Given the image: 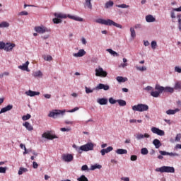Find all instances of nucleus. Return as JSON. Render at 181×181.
Returning a JSON list of instances; mask_svg holds the SVG:
<instances>
[{"mask_svg":"<svg viewBox=\"0 0 181 181\" xmlns=\"http://www.w3.org/2000/svg\"><path fill=\"white\" fill-rule=\"evenodd\" d=\"M111 6H114V1H110L105 3V8L108 9V8H111Z\"/></svg>","mask_w":181,"mask_h":181,"instance_id":"obj_29","label":"nucleus"},{"mask_svg":"<svg viewBox=\"0 0 181 181\" xmlns=\"http://www.w3.org/2000/svg\"><path fill=\"white\" fill-rule=\"evenodd\" d=\"M141 155H148V148H141Z\"/></svg>","mask_w":181,"mask_h":181,"instance_id":"obj_37","label":"nucleus"},{"mask_svg":"<svg viewBox=\"0 0 181 181\" xmlns=\"http://www.w3.org/2000/svg\"><path fill=\"white\" fill-rule=\"evenodd\" d=\"M153 144L154 145L156 149H159V148L162 146V143H160V141H159L158 139H155L153 141Z\"/></svg>","mask_w":181,"mask_h":181,"instance_id":"obj_18","label":"nucleus"},{"mask_svg":"<svg viewBox=\"0 0 181 181\" xmlns=\"http://www.w3.org/2000/svg\"><path fill=\"white\" fill-rule=\"evenodd\" d=\"M33 167L34 169H37V168H39V165L37 164V163H36L35 161H34L33 163Z\"/></svg>","mask_w":181,"mask_h":181,"instance_id":"obj_56","label":"nucleus"},{"mask_svg":"<svg viewBox=\"0 0 181 181\" xmlns=\"http://www.w3.org/2000/svg\"><path fill=\"white\" fill-rule=\"evenodd\" d=\"M13 108V105H8L6 106L5 107L1 108L0 111V114H4V112H6L8 111H11Z\"/></svg>","mask_w":181,"mask_h":181,"instance_id":"obj_16","label":"nucleus"},{"mask_svg":"<svg viewBox=\"0 0 181 181\" xmlns=\"http://www.w3.org/2000/svg\"><path fill=\"white\" fill-rule=\"evenodd\" d=\"M136 70L139 71H146V68L145 66H136Z\"/></svg>","mask_w":181,"mask_h":181,"instance_id":"obj_44","label":"nucleus"},{"mask_svg":"<svg viewBox=\"0 0 181 181\" xmlns=\"http://www.w3.org/2000/svg\"><path fill=\"white\" fill-rule=\"evenodd\" d=\"M169 156L175 157V156H179V153H168Z\"/></svg>","mask_w":181,"mask_h":181,"instance_id":"obj_53","label":"nucleus"},{"mask_svg":"<svg viewBox=\"0 0 181 181\" xmlns=\"http://www.w3.org/2000/svg\"><path fill=\"white\" fill-rule=\"evenodd\" d=\"M175 90H181V83L177 82L174 87Z\"/></svg>","mask_w":181,"mask_h":181,"instance_id":"obj_39","label":"nucleus"},{"mask_svg":"<svg viewBox=\"0 0 181 181\" xmlns=\"http://www.w3.org/2000/svg\"><path fill=\"white\" fill-rule=\"evenodd\" d=\"M155 90H152L151 92V95L152 97H155L156 98H158V97H159V95L162 94L163 91L164 93H173V91H175L173 88H170L169 86L163 87L159 84L156 85Z\"/></svg>","mask_w":181,"mask_h":181,"instance_id":"obj_1","label":"nucleus"},{"mask_svg":"<svg viewBox=\"0 0 181 181\" xmlns=\"http://www.w3.org/2000/svg\"><path fill=\"white\" fill-rule=\"evenodd\" d=\"M97 103L100 105H107L108 104V100L107 98H99L97 100Z\"/></svg>","mask_w":181,"mask_h":181,"instance_id":"obj_19","label":"nucleus"},{"mask_svg":"<svg viewBox=\"0 0 181 181\" xmlns=\"http://www.w3.org/2000/svg\"><path fill=\"white\" fill-rule=\"evenodd\" d=\"M66 113V110H55L53 112H50L48 115V117L51 118H57L58 115H64Z\"/></svg>","mask_w":181,"mask_h":181,"instance_id":"obj_7","label":"nucleus"},{"mask_svg":"<svg viewBox=\"0 0 181 181\" xmlns=\"http://www.w3.org/2000/svg\"><path fill=\"white\" fill-rule=\"evenodd\" d=\"M81 170H82V171L88 170V166L87 165H83L81 167Z\"/></svg>","mask_w":181,"mask_h":181,"instance_id":"obj_55","label":"nucleus"},{"mask_svg":"<svg viewBox=\"0 0 181 181\" xmlns=\"http://www.w3.org/2000/svg\"><path fill=\"white\" fill-rule=\"evenodd\" d=\"M181 139V134H177V136H175V141L177 142H179Z\"/></svg>","mask_w":181,"mask_h":181,"instance_id":"obj_51","label":"nucleus"},{"mask_svg":"<svg viewBox=\"0 0 181 181\" xmlns=\"http://www.w3.org/2000/svg\"><path fill=\"white\" fill-rule=\"evenodd\" d=\"M103 166L101 165L95 164L90 166V170H95V169H101Z\"/></svg>","mask_w":181,"mask_h":181,"instance_id":"obj_31","label":"nucleus"},{"mask_svg":"<svg viewBox=\"0 0 181 181\" xmlns=\"http://www.w3.org/2000/svg\"><path fill=\"white\" fill-rule=\"evenodd\" d=\"M142 28V25L141 24H136L134 25V29H141Z\"/></svg>","mask_w":181,"mask_h":181,"instance_id":"obj_59","label":"nucleus"},{"mask_svg":"<svg viewBox=\"0 0 181 181\" xmlns=\"http://www.w3.org/2000/svg\"><path fill=\"white\" fill-rule=\"evenodd\" d=\"M95 71L96 77H107L108 74L107 71H104V69L100 66L98 69H96Z\"/></svg>","mask_w":181,"mask_h":181,"instance_id":"obj_9","label":"nucleus"},{"mask_svg":"<svg viewBox=\"0 0 181 181\" xmlns=\"http://www.w3.org/2000/svg\"><path fill=\"white\" fill-rule=\"evenodd\" d=\"M42 76V72L40 71H37L33 73L34 77H40Z\"/></svg>","mask_w":181,"mask_h":181,"instance_id":"obj_41","label":"nucleus"},{"mask_svg":"<svg viewBox=\"0 0 181 181\" xmlns=\"http://www.w3.org/2000/svg\"><path fill=\"white\" fill-rule=\"evenodd\" d=\"M60 131H62V132H69L70 131V129L69 128L63 127V128L60 129Z\"/></svg>","mask_w":181,"mask_h":181,"instance_id":"obj_52","label":"nucleus"},{"mask_svg":"<svg viewBox=\"0 0 181 181\" xmlns=\"http://www.w3.org/2000/svg\"><path fill=\"white\" fill-rule=\"evenodd\" d=\"M86 93V94H90L94 91L93 89L87 88V86L85 87Z\"/></svg>","mask_w":181,"mask_h":181,"instance_id":"obj_45","label":"nucleus"},{"mask_svg":"<svg viewBox=\"0 0 181 181\" xmlns=\"http://www.w3.org/2000/svg\"><path fill=\"white\" fill-rule=\"evenodd\" d=\"M78 181H88V178L86 175H82L80 177L77 178Z\"/></svg>","mask_w":181,"mask_h":181,"instance_id":"obj_35","label":"nucleus"},{"mask_svg":"<svg viewBox=\"0 0 181 181\" xmlns=\"http://www.w3.org/2000/svg\"><path fill=\"white\" fill-rule=\"evenodd\" d=\"M122 180H124V181H129V177H122Z\"/></svg>","mask_w":181,"mask_h":181,"instance_id":"obj_64","label":"nucleus"},{"mask_svg":"<svg viewBox=\"0 0 181 181\" xmlns=\"http://www.w3.org/2000/svg\"><path fill=\"white\" fill-rule=\"evenodd\" d=\"M20 16H25L26 15H29V13L28 11H21L18 13Z\"/></svg>","mask_w":181,"mask_h":181,"instance_id":"obj_48","label":"nucleus"},{"mask_svg":"<svg viewBox=\"0 0 181 181\" xmlns=\"http://www.w3.org/2000/svg\"><path fill=\"white\" fill-rule=\"evenodd\" d=\"M73 148H74L78 153H83V152H88V151H93L94 149V144L93 143H88L80 147H77L76 144H74Z\"/></svg>","mask_w":181,"mask_h":181,"instance_id":"obj_2","label":"nucleus"},{"mask_svg":"<svg viewBox=\"0 0 181 181\" xmlns=\"http://www.w3.org/2000/svg\"><path fill=\"white\" fill-rule=\"evenodd\" d=\"M107 52H108V53H110V54H112L114 57H118V56H119V54H118V53H117V52L112 50V49H107Z\"/></svg>","mask_w":181,"mask_h":181,"instance_id":"obj_30","label":"nucleus"},{"mask_svg":"<svg viewBox=\"0 0 181 181\" xmlns=\"http://www.w3.org/2000/svg\"><path fill=\"white\" fill-rule=\"evenodd\" d=\"M84 7L88 8V9H93V4H91V0H86L84 3Z\"/></svg>","mask_w":181,"mask_h":181,"instance_id":"obj_24","label":"nucleus"},{"mask_svg":"<svg viewBox=\"0 0 181 181\" xmlns=\"http://www.w3.org/2000/svg\"><path fill=\"white\" fill-rule=\"evenodd\" d=\"M177 105L179 108H181V101L180 100L177 101Z\"/></svg>","mask_w":181,"mask_h":181,"instance_id":"obj_63","label":"nucleus"},{"mask_svg":"<svg viewBox=\"0 0 181 181\" xmlns=\"http://www.w3.org/2000/svg\"><path fill=\"white\" fill-rule=\"evenodd\" d=\"M130 159L132 161H135V160H136V159H138V157L136 155H132V156H131V158Z\"/></svg>","mask_w":181,"mask_h":181,"instance_id":"obj_57","label":"nucleus"},{"mask_svg":"<svg viewBox=\"0 0 181 181\" xmlns=\"http://www.w3.org/2000/svg\"><path fill=\"white\" fill-rule=\"evenodd\" d=\"M35 32H37V33H40V34L46 33V32L47 33L52 32V30L50 28H47L44 25L35 27Z\"/></svg>","mask_w":181,"mask_h":181,"instance_id":"obj_8","label":"nucleus"},{"mask_svg":"<svg viewBox=\"0 0 181 181\" xmlns=\"http://www.w3.org/2000/svg\"><path fill=\"white\" fill-rule=\"evenodd\" d=\"M45 98H47V100L52 98V95L50 94H45L44 95Z\"/></svg>","mask_w":181,"mask_h":181,"instance_id":"obj_61","label":"nucleus"},{"mask_svg":"<svg viewBox=\"0 0 181 181\" xmlns=\"http://www.w3.org/2000/svg\"><path fill=\"white\" fill-rule=\"evenodd\" d=\"M159 153L162 155L163 156H165V155H168L169 152L163 151H160Z\"/></svg>","mask_w":181,"mask_h":181,"instance_id":"obj_58","label":"nucleus"},{"mask_svg":"<svg viewBox=\"0 0 181 181\" xmlns=\"http://www.w3.org/2000/svg\"><path fill=\"white\" fill-rule=\"evenodd\" d=\"M117 101L119 105H120V107H125V105H127V102L124 100L119 99V100H117Z\"/></svg>","mask_w":181,"mask_h":181,"instance_id":"obj_32","label":"nucleus"},{"mask_svg":"<svg viewBox=\"0 0 181 181\" xmlns=\"http://www.w3.org/2000/svg\"><path fill=\"white\" fill-rule=\"evenodd\" d=\"M25 94L29 95L30 97H35V95H39L40 94V92H35L33 90H28L25 92Z\"/></svg>","mask_w":181,"mask_h":181,"instance_id":"obj_22","label":"nucleus"},{"mask_svg":"<svg viewBox=\"0 0 181 181\" xmlns=\"http://www.w3.org/2000/svg\"><path fill=\"white\" fill-rule=\"evenodd\" d=\"M114 149V148H112V146H109L107 148H103L100 151V153L102 155V156H104V155H105V153H108L110 152H111V151H112Z\"/></svg>","mask_w":181,"mask_h":181,"instance_id":"obj_17","label":"nucleus"},{"mask_svg":"<svg viewBox=\"0 0 181 181\" xmlns=\"http://www.w3.org/2000/svg\"><path fill=\"white\" fill-rule=\"evenodd\" d=\"M78 110H80V108H78V107H74V109H72V110H71L66 111V112H76V111H78Z\"/></svg>","mask_w":181,"mask_h":181,"instance_id":"obj_50","label":"nucleus"},{"mask_svg":"<svg viewBox=\"0 0 181 181\" xmlns=\"http://www.w3.org/2000/svg\"><path fill=\"white\" fill-rule=\"evenodd\" d=\"M109 103L110 104H115V103H117V101L116 100L113 99L112 98H110L109 99Z\"/></svg>","mask_w":181,"mask_h":181,"instance_id":"obj_54","label":"nucleus"},{"mask_svg":"<svg viewBox=\"0 0 181 181\" xmlns=\"http://www.w3.org/2000/svg\"><path fill=\"white\" fill-rule=\"evenodd\" d=\"M54 16H55V18H59V19H66V18H69V19H73V21H76L77 22H83L82 18L76 16H71L70 14L67 16L62 13H54Z\"/></svg>","mask_w":181,"mask_h":181,"instance_id":"obj_4","label":"nucleus"},{"mask_svg":"<svg viewBox=\"0 0 181 181\" xmlns=\"http://www.w3.org/2000/svg\"><path fill=\"white\" fill-rule=\"evenodd\" d=\"M151 130L153 134H156L157 135H159V136H163V135H165V132L157 127H152Z\"/></svg>","mask_w":181,"mask_h":181,"instance_id":"obj_10","label":"nucleus"},{"mask_svg":"<svg viewBox=\"0 0 181 181\" xmlns=\"http://www.w3.org/2000/svg\"><path fill=\"white\" fill-rule=\"evenodd\" d=\"M28 172V168H20L18 170V175H23V173Z\"/></svg>","mask_w":181,"mask_h":181,"instance_id":"obj_33","label":"nucleus"},{"mask_svg":"<svg viewBox=\"0 0 181 181\" xmlns=\"http://www.w3.org/2000/svg\"><path fill=\"white\" fill-rule=\"evenodd\" d=\"M44 60H46V62H52L53 60V57L50 55H47V57H44Z\"/></svg>","mask_w":181,"mask_h":181,"instance_id":"obj_43","label":"nucleus"},{"mask_svg":"<svg viewBox=\"0 0 181 181\" xmlns=\"http://www.w3.org/2000/svg\"><path fill=\"white\" fill-rule=\"evenodd\" d=\"M16 45L15 44H11V43H6L5 44V47H4V50L6 52H11V50H12V49H13V47H15Z\"/></svg>","mask_w":181,"mask_h":181,"instance_id":"obj_15","label":"nucleus"},{"mask_svg":"<svg viewBox=\"0 0 181 181\" xmlns=\"http://www.w3.org/2000/svg\"><path fill=\"white\" fill-rule=\"evenodd\" d=\"M5 49V42L0 41V50Z\"/></svg>","mask_w":181,"mask_h":181,"instance_id":"obj_49","label":"nucleus"},{"mask_svg":"<svg viewBox=\"0 0 181 181\" xmlns=\"http://www.w3.org/2000/svg\"><path fill=\"white\" fill-rule=\"evenodd\" d=\"M29 66V61H27L25 64L23 65L18 66V69H21V70H23L24 71H28V67Z\"/></svg>","mask_w":181,"mask_h":181,"instance_id":"obj_21","label":"nucleus"},{"mask_svg":"<svg viewBox=\"0 0 181 181\" xmlns=\"http://www.w3.org/2000/svg\"><path fill=\"white\" fill-rule=\"evenodd\" d=\"M116 80L119 82V83H125V80L124 79V78L122 76H117L116 78Z\"/></svg>","mask_w":181,"mask_h":181,"instance_id":"obj_40","label":"nucleus"},{"mask_svg":"<svg viewBox=\"0 0 181 181\" xmlns=\"http://www.w3.org/2000/svg\"><path fill=\"white\" fill-rule=\"evenodd\" d=\"M117 8H122L123 9H124L125 8H129V6L125 4H118V5H116Z\"/></svg>","mask_w":181,"mask_h":181,"instance_id":"obj_38","label":"nucleus"},{"mask_svg":"<svg viewBox=\"0 0 181 181\" xmlns=\"http://www.w3.org/2000/svg\"><path fill=\"white\" fill-rule=\"evenodd\" d=\"M30 118H32V115L30 114H27L26 115H23L22 117L23 121H28V119H30Z\"/></svg>","mask_w":181,"mask_h":181,"instance_id":"obj_36","label":"nucleus"},{"mask_svg":"<svg viewBox=\"0 0 181 181\" xmlns=\"http://www.w3.org/2000/svg\"><path fill=\"white\" fill-rule=\"evenodd\" d=\"M42 137L52 141V139H56V138H57V136L52 135V134H50V132H48L42 134Z\"/></svg>","mask_w":181,"mask_h":181,"instance_id":"obj_11","label":"nucleus"},{"mask_svg":"<svg viewBox=\"0 0 181 181\" xmlns=\"http://www.w3.org/2000/svg\"><path fill=\"white\" fill-rule=\"evenodd\" d=\"M150 137L151 136L148 134V133H145L144 134L138 133L136 135V138L138 141H139L140 139H144V138H150Z\"/></svg>","mask_w":181,"mask_h":181,"instance_id":"obj_14","label":"nucleus"},{"mask_svg":"<svg viewBox=\"0 0 181 181\" xmlns=\"http://www.w3.org/2000/svg\"><path fill=\"white\" fill-rule=\"evenodd\" d=\"M146 21L148 23H151V22H155L156 19L155 18V17H153V16L149 14L146 16Z\"/></svg>","mask_w":181,"mask_h":181,"instance_id":"obj_25","label":"nucleus"},{"mask_svg":"<svg viewBox=\"0 0 181 181\" xmlns=\"http://www.w3.org/2000/svg\"><path fill=\"white\" fill-rule=\"evenodd\" d=\"M62 158L64 162H71V160L74 159V157L72 156V154H63Z\"/></svg>","mask_w":181,"mask_h":181,"instance_id":"obj_12","label":"nucleus"},{"mask_svg":"<svg viewBox=\"0 0 181 181\" xmlns=\"http://www.w3.org/2000/svg\"><path fill=\"white\" fill-rule=\"evenodd\" d=\"M133 111H138L139 112H144L145 111H148L149 110V106L146 104H138L132 106Z\"/></svg>","mask_w":181,"mask_h":181,"instance_id":"obj_5","label":"nucleus"},{"mask_svg":"<svg viewBox=\"0 0 181 181\" xmlns=\"http://www.w3.org/2000/svg\"><path fill=\"white\" fill-rule=\"evenodd\" d=\"M86 54L84 49H80L77 53L74 54V57H83Z\"/></svg>","mask_w":181,"mask_h":181,"instance_id":"obj_20","label":"nucleus"},{"mask_svg":"<svg viewBox=\"0 0 181 181\" xmlns=\"http://www.w3.org/2000/svg\"><path fill=\"white\" fill-rule=\"evenodd\" d=\"M156 46H158L156 41H152L151 42V48L155 49H156Z\"/></svg>","mask_w":181,"mask_h":181,"instance_id":"obj_46","label":"nucleus"},{"mask_svg":"<svg viewBox=\"0 0 181 181\" xmlns=\"http://www.w3.org/2000/svg\"><path fill=\"white\" fill-rule=\"evenodd\" d=\"M130 33L132 39H135L136 37V33L135 32V28L131 27L130 28Z\"/></svg>","mask_w":181,"mask_h":181,"instance_id":"obj_28","label":"nucleus"},{"mask_svg":"<svg viewBox=\"0 0 181 181\" xmlns=\"http://www.w3.org/2000/svg\"><path fill=\"white\" fill-rule=\"evenodd\" d=\"M6 167H0V173H6Z\"/></svg>","mask_w":181,"mask_h":181,"instance_id":"obj_47","label":"nucleus"},{"mask_svg":"<svg viewBox=\"0 0 181 181\" xmlns=\"http://www.w3.org/2000/svg\"><path fill=\"white\" fill-rule=\"evenodd\" d=\"M178 29L181 32V18L178 19Z\"/></svg>","mask_w":181,"mask_h":181,"instance_id":"obj_62","label":"nucleus"},{"mask_svg":"<svg viewBox=\"0 0 181 181\" xmlns=\"http://www.w3.org/2000/svg\"><path fill=\"white\" fill-rule=\"evenodd\" d=\"M179 111H180V109L179 108H176L175 110H168L166 111V114H168V115H175V114L179 112Z\"/></svg>","mask_w":181,"mask_h":181,"instance_id":"obj_23","label":"nucleus"},{"mask_svg":"<svg viewBox=\"0 0 181 181\" xmlns=\"http://www.w3.org/2000/svg\"><path fill=\"white\" fill-rule=\"evenodd\" d=\"M23 126L28 129V131H33V127L30 125V123L28 122H25V123H23Z\"/></svg>","mask_w":181,"mask_h":181,"instance_id":"obj_26","label":"nucleus"},{"mask_svg":"<svg viewBox=\"0 0 181 181\" xmlns=\"http://www.w3.org/2000/svg\"><path fill=\"white\" fill-rule=\"evenodd\" d=\"M95 88L96 90H105V91H107V90H110V86L108 85L99 83Z\"/></svg>","mask_w":181,"mask_h":181,"instance_id":"obj_13","label":"nucleus"},{"mask_svg":"<svg viewBox=\"0 0 181 181\" xmlns=\"http://www.w3.org/2000/svg\"><path fill=\"white\" fill-rule=\"evenodd\" d=\"M156 172H160V173H175V168L170 166H162L156 168Z\"/></svg>","mask_w":181,"mask_h":181,"instance_id":"obj_6","label":"nucleus"},{"mask_svg":"<svg viewBox=\"0 0 181 181\" xmlns=\"http://www.w3.org/2000/svg\"><path fill=\"white\" fill-rule=\"evenodd\" d=\"M52 21H53L54 23H56V24L62 23V19L57 18V17L55 18H53Z\"/></svg>","mask_w":181,"mask_h":181,"instance_id":"obj_42","label":"nucleus"},{"mask_svg":"<svg viewBox=\"0 0 181 181\" xmlns=\"http://www.w3.org/2000/svg\"><path fill=\"white\" fill-rule=\"evenodd\" d=\"M175 71H176L177 73H181V68H180L179 66H175Z\"/></svg>","mask_w":181,"mask_h":181,"instance_id":"obj_60","label":"nucleus"},{"mask_svg":"<svg viewBox=\"0 0 181 181\" xmlns=\"http://www.w3.org/2000/svg\"><path fill=\"white\" fill-rule=\"evenodd\" d=\"M96 23H100V25H105L106 26H115L119 28V29H122V25L115 23L111 19L104 20L103 18H98L95 21Z\"/></svg>","mask_w":181,"mask_h":181,"instance_id":"obj_3","label":"nucleus"},{"mask_svg":"<svg viewBox=\"0 0 181 181\" xmlns=\"http://www.w3.org/2000/svg\"><path fill=\"white\" fill-rule=\"evenodd\" d=\"M0 28H9V23L4 21L0 23Z\"/></svg>","mask_w":181,"mask_h":181,"instance_id":"obj_34","label":"nucleus"},{"mask_svg":"<svg viewBox=\"0 0 181 181\" xmlns=\"http://www.w3.org/2000/svg\"><path fill=\"white\" fill-rule=\"evenodd\" d=\"M116 153H117V155H125L128 153V151L125 149L119 148L116 151Z\"/></svg>","mask_w":181,"mask_h":181,"instance_id":"obj_27","label":"nucleus"}]
</instances>
